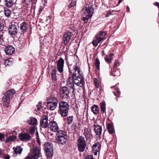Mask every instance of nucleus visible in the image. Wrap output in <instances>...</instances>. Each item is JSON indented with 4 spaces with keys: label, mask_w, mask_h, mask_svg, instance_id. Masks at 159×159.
<instances>
[{
    "label": "nucleus",
    "mask_w": 159,
    "mask_h": 159,
    "mask_svg": "<svg viewBox=\"0 0 159 159\" xmlns=\"http://www.w3.org/2000/svg\"><path fill=\"white\" fill-rule=\"evenodd\" d=\"M64 64V60L61 57L59 59L57 62V68L60 73H62L63 72Z\"/></svg>",
    "instance_id": "obj_14"
},
{
    "label": "nucleus",
    "mask_w": 159,
    "mask_h": 159,
    "mask_svg": "<svg viewBox=\"0 0 159 159\" xmlns=\"http://www.w3.org/2000/svg\"><path fill=\"white\" fill-rule=\"evenodd\" d=\"M19 26L15 24L10 25L7 27L8 33L9 35H15L18 33Z\"/></svg>",
    "instance_id": "obj_10"
},
{
    "label": "nucleus",
    "mask_w": 159,
    "mask_h": 159,
    "mask_svg": "<svg viewBox=\"0 0 159 159\" xmlns=\"http://www.w3.org/2000/svg\"><path fill=\"white\" fill-rule=\"evenodd\" d=\"M40 126L43 128L48 127L49 123H48V117L46 116H43L40 120Z\"/></svg>",
    "instance_id": "obj_12"
},
{
    "label": "nucleus",
    "mask_w": 159,
    "mask_h": 159,
    "mask_svg": "<svg viewBox=\"0 0 159 159\" xmlns=\"http://www.w3.org/2000/svg\"><path fill=\"white\" fill-rule=\"evenodd\" d=\"M13 59L12 58H9L5 60L4 64L5 66H10L12 64V61Z\"/></svg>",
    "instance_id": "obj_30"
},
{
    "label": "nucleus",
    "mask_w": 159,
    "mask_h": 159,
    "mask_svg": "<svg viewBox=\"0 0 159 159\" xmlns=\"http://www.w3.org/2000/svg\"><path fill=\"white\" fill-rule=\"evenodd\" d=\"M4 5L7 7H11L14 4L13 0H3Z\"/></svg>",
    "instance_id": "obj_23"
},
{
    "label": "nucleus",
    "mask_w": 159,
    "mask_h": 159,
    "mask_svg": "<svg viewBox=\"0 0 159 159\" xmlns=\"http://www.w3.org/2000/svg\"><path fill=\"white\" fill-rule=\"evenodd\" d=\"M4 12L5 16L7 17H9L11 14V11L7 8H4Z\"/></svg>",
    "instance_id": "obj_32"
},
{
    "label": "nucleus",
    "mask_w": 159,
    "mask_h": 159,
    "mask_svg": "<svg viewBox=\"0 0 159 159\" xmlns=\"http://www.w3.org/2000/svg\"><path fill=\"white\" fill-rule=\"evenodd\" d=\"M122 2V0H119L118 2V4Z\"/></svg>",
    "instance_id": "obj_57"
},
{
    "label": "nucleus",
    "mask_w": 159,
    "mask_h": 159,
    "mask_svg": "<svg viewBox=\"0 0 159 159\" xmlns=\"http://www.w3.org/2000/svg\"><path fill=\"white\" fill-rule=\"evenodd\" d=\"M19 136L20 140L25 142L29 141L31 138L30 134L27 133H21L19 134Z\"/></svg>",
    "instance_id": "obj_15"
},
{
    "label": "nucleus",
    "mask_w": 159,
    "mask_h": 159,
    "mask_svg": "<svg viewBox=\"0 0 159 159\" xmlns=\"http://www.w3.org/2000/svg\"><path fill=\"white\" fill-rule=\"evenodd\" d=\"M47 102H51V103H53L54 104L55 103V104H57L58 102V100L57 98L55 97H51L49 99V101Z\"/></svg>",
    "instance_id": "obj_31"
},
{
    "label": "nucleus",
    "mask_w": 159,
    "mask_h": 159,
    "mask_svg": "<svg viewBox=\"0 0 159 159\" xmlns=\"http://www.w3.org/2000/svg\"><path fill=\"white\" fill-rule=\"evenodd\" d=\"M22 150L23 149L20 146H17L14 150V152L15 154H20L21 153Z\"/></svg>",
    "instance_id": "obj_29"
},
{
    "label": "nucleus",
    "mask_w": 159,
    "mask_h": 159,
    "mask_svg": "<svg viewBox=\"0 0 159 159\" xmlns=\"http://www.w3.org/2000/svg\"><path fill=\"white\" fill-rule=\"evenodd\" d=\"M35 131V128L34 127H30L29 128V132L31 134L34 133Z\"/></svg>",
    "instance_id": "obj_36"
},
{
    "label": "nucleus",
    "mask_w": 159,
    "mask_h": 159,
    "mask_svg": "<svg viewBox=\"0 0 159 159\" xmlns=\"http://www.w3.org/2000/svg\"><path fill=\"white\" fill-rule=\"evenodd\" d=\"M43 9H40L39 10V12L40 13L42 11Z\"/></svg>",
    "instance_id": "obj_58"
},
{
    "label": "nucleus",
    "mask_w": 159,
    "mask_h": 159,
    "mask_svg": "<svg viewBox=\"0 0 159 159\" xmlns=\"http://www.w3.org/2000/svg\"><path fill=\"white\" fill-rule=\"evenodd\" d=\"M4 32H0V42H1L2 40H3V34L4 33Z\"/></svg>",
    "instance_id": "obj_43"
},
{
    "label": "nucleus",
    "mask_w": 159,
    "mask_h": 159,
    "mask_svg": "<svg viewBox=\"0 0 159 159\" xmlns=\"http://www.w3.org/2000/svg\"><path fill=\"white\" fill-rule=\"evenodd\" d=\"M60 114L62 116H67L69 108V104L66 102L61 101L59 103Z\"/></svg>",
    "instance_id": "obj_5"
},
{
    "label": "nucleus",
    "mask_w": 159,
    "mask_h": 159,
    "mask_svg": "<svg viewBox=\"0 0 159 159\" xmlns=\"http://www.w3.org/2000/svg\"><path fill=\"white\" fill-rule=\"evenodd\" d=\"M119 65V61L118 60H116L115 61L114 64V68H115V67H117Z\"/></svg>",
    "instance_id": "obj_41"
},
{
    "label": "nucleus",
    "mask_w": 159,
    "mask_h": 159,
    "mask_svg": "<svg viewBox=\"0 0 159 159\" xmlns=\"http://www.w3.org/2000/svg\"><path fill=\"white\" fill-rule=\"evenodd\" d=\"M4 29V25L3 24L0 22V32H3V31Z\"/></svg>",
    "instance_id": "obj_42"
},
{
    "label": "nucleus",
    "mask_w": 159,
    "mask_h": 159,
    "mask_svg": "<svg viewBox=\"0 0 159 159\" xmlns=\"http://www.w3.org/2000/svg\"><path fill=\"white\" fill-rule=\"evenodd\" d=\"M106 104L105 101H103L100 103L101 110L102 113L106 114Z\"/></svg>",
    "instance_id": "obj_27"
},
{
    "label": "nucleus",
    "mask_w": 159,
    "mask_h": 159,
    "mask_svg": "<svg viewBox=\"0 0 159 159\" xmlns=\"http://www.w3.org/2000/svg\"><path fill=\"white\" fill-rule=\"evenodd\" d=\"M73 116H70L67 117V122L68 124H71L73 120Z\"/></svg>",
    "instance_id": "obj_34"
},
{
    "label": "nucleus",
    "mask_w": 159,
    "mask_h": 159,
    "mask_svg": "<svg viewBox=\"0 0 159 159\" xmlns=\"http://www.w3.org/2000/svg\"><path fill=\"white\" fill-rule=\"evenodd\" d=\"M91 16L87 14H85V13H83L82 15V20L85 23H86L88 22L89 19Z\"/></svg>",
    "instance_id": "obj_28"
},
{
    "label": "nucleus",
    "mask_w": 159,
    "mask_h": 159,
    "mask_svg": "<svg viewBox=\"0 0 159 159\" xmlns=\"http://www.w3.org/2000/svg\"><path fill=\"white\" fill-rule=\"evenodd\" d=\"M126 9L128 11H129V8L128 6L126 7Z\"/></svg>",
    "instance_id": "obj_55"
},
{
    "label": "nucleus",
    "mask_w": 159,
    "mask_h": 159,
    "mask_svg": "<svg viewBox=\"0 0 159 159\" xmlns=\"http://www.w3.org/2000/svg\"><path fill=\"white\" fill-rule=\"evenodd\" d=\"M11 138L10 139H11V141H12L14 140H15L16 139V136L12 135V136H11Z\"/></svg>",
    "instance_id": "obj_47"
},
{
    "label": "nucleus",
    "mask_w": 159,
    "mask_h": 159,
    "mask_svg": "<svg viewBox=\"0 0 159 159\" xmlns=\"http://www.w3.org/2000/svg\"><path fill=\"white\" fill-rule=\"evenodd\" d=\"M113 87H111V88H112Z\"/></svg>",
    "instance_id": "obj_60"
},
{
    "label": "nucleus",
    "mask_w": 159,
    "mask_h": 159,
    "mask_svg": "<svg viewBox=\"0 0 159 159\" xmlns=\"http://www.w3.org/2000/svg\"><path fill=\"white\" fill-rule=\"evenodd\" d=\"M106 35L107 33L105 31H100L98 33L94 38L93 41V46H97L98 43L105 39Z\"/></svg>",
    "instance_id": "obj_6"
},
{
    "label": "nucleus",
    "mask_w": 159,
    "mask_h": 159,
    "mask_svg": "<svg viewBox=\"0 0 159 159\" xmlns=\"http://www.w3.org/2000/svg\"><path fill=\"white\" fill-rule=\"evenodd\" d=\"M120 75V74L119 73H117L116 74H115V75H115L116 76H119Z\"/></svg>",
    "instance_id": "obj_52"
},
{
    "label": "nucleus",
    "mask_w": 159,
    "mask_h": 159,
    "mask_svg": "<svg viewBox=\"0 0 159 159\" xmlns=\"http://www.w3.org/2000/svg\"><path fill=\"white\" fill-rule=\"evenodd\" d=\"M94 125L95 126V128L94 129V131L96 134L98 135H101L102 133V127L99 125Z\"/></svg>",
    "instance_id": "obj_22"
},
{
    "label": "nucleus",
    "mask_w": 159,
    "mask_h": 159,
    "mask_svg": "<svg viewBox=\"0 0 159 159\" xmlns=\"http://www.w3.org/2000/svg\"><path fill=\"white\" fill-rule=\"evenodd\" d=\"M73 35V33L68 31L65 32L62 39L63 43L65 46H67L71 39V37Z\"/></svg>",
    "instance_id": "obj_9"
},
{
    "label": "nucleus",
    "mask_w": 159,
    "mask_h": 159,
    "mask_svg": "<svg viewBox=\"0 0 159 159\" xmlns=\"http://www.w3.org/2000/svg\"><path fill=\"white\" fill-rule=\"evenodd\" d=\"M91 110L93 114L97 115L99 112V108L98 105L94 104L91 107Z\"/></svg>",
    "instance_id": "obj_24"
},
{
    "label": "nucleus",
    "mask_w": 159,
    "mask_h": 159,
    "mask_svg": "<svg viewBox=\"0 0 159 159\" xmlns=\"http://www.w3.org/2000/svg\"><path fill=\"white\" fill-rule=\"evenodd\" d=\"M76 2L75 1H72L68 6V7L70 8L74 7L75 6Z\"/></svg>",
    "instance_id": "obj_38"
},
{
    "label": "nucleus",
    "mask_w": 159,
    "mask_h": 159,
    "mask_svg": "<svg viewBox=\"0 0 159 159\" xmlns=\"http://www.w3.org/2000/svg\"><path fill=\"white\" fill-rule=\"evenodd\" d=\"M93 83L96 87L97 88H99L100 87L99 82L97 78H95L93 81Z\"/></svg>",
    "instance_id": "obj_35"
},
{
    "label": "nucleus",
    "mask_w": 159,
    "mask_h": 159,
    "mask_svg": "<svg viewBox=\"0 0 159 159\" xmlns=\"http://www.w3.org/2000/svg\"><path fill=\"white\" fill-rule=\"evenodd\" d=\"M40 150L37 146H33L31 148L30 152L28 154L26 159H37L40 157Z\"/></svg>",
    "instance_id": "obj_3"
},
{
    "label": "nucleus",
    "mask_w": 159,
    "mask_h": 159,
    "mask_svg": "<svg viewBox=\"0 0 159 159\" xmlns=\"http://www.w3.org/2000/svg\"><path fill=\"white\" fill-rule=\"evenodd\" d=\"M56 138L57 143L59 144H64L67 141L66 133L64 131H59L56 134Z\"/></svg>",
    "instance_id": "obj_4"
},
{
    "label": "nucleus",
    "mask_w": 159,
    "mask_h": 159,
    "mask_svg": "<svg viewBox=\"0 0 159 159\" xmlns=\"http://www.w3.org/2000/svg\"><path fill=\"white\" fill-rule=\"evenodd\" d=\"M57 70L55 69L52 70L51 73L52 80L53 81H56L59 76V75L56 73Z\"/></svg>",
    "instance_id": "obj_21"
},
{
    "label": "nucleus",
    "mask_w": 159,
    "mask_h": 159,
    "mask_svg": "<svg viewBox=\"0 0 159 159\" xmlns=\"http://www.w3.org/2000/svg\"><path fill=\"white\" fill-rule=\"evenodd\" d=\"M101 148V145L100 143L98 142L95 143L93 146V151L99 152Z\"/></svg>",
    "instance_id": "obj_20"
},
{
    "label": "nucleus",
    "mask_w": 159,
    "mask_h": 159,
    "mask_svg": "<svg viewBox=\"0 0 159 159\" xmlns=\"http://www.w3.org/2000/svg\"><path fill=\"white\" fill-rule=\"evenodd\" d=\"M4 51L6 54L11 55L15 52V48L11 45L7 46L4 49Z\"/></svg>",
    "instance_id": "obj_16"
},
{
    "label": "nucleus",
    "mask_w": 159,
    "mask_h": 159,
    "mask_svg": "<svg viewBox=\"0 0 159 159\" xmlns=\"http://www.w3.org/2000/svg\"><path fill=\"white\" fill-rule=\"evenodd\" d=\"M69 77L67 80L66 86L62 87L61 89L60 95L63 99L67 98L70 92L73 93L77 90L84 84V78L80 66L77 63L75 65L68 66Z\"/></svg>",
    "instance_id": "obj_1"
},
{
    "label": "nucleus",
    "mask_w": 159,
    "mask_h": 159,
    "mask_svg": "<svg viewBox=\"0 0 159 159\" xmlns=\"http://www.w3.org/2000/svg\"><path fill=\"white\" fill-rule=\"evenodd\" d=\"M85 159H94L93 156L92 155L87 156Z\"/></svg>",
    "instance_id": "obj_44"
},
{
    "label": "nucleus",
    "mask_w": 159,
    "mask_h": 159,
    "mask_svg": "<svg viewBox=\"0 0 159 159\" xmlns=\"http://www.w3.org/2000/svg\"><path fill=\"white\" fill-rule=\"evenodd\" d=\"M156 5L158 7H159V3L156 2Z\"/></svg>",
    "instance_id": "obj_54"
},
{
    "label": "nucleus",
    "mask_w": 159,
    "mask_h": 159,
    "mask_svg": "<svg viewBox=\"0 0 159 159\" xmlns=\"http://www.w3.org/2000/svg\"><path fill=\"white\" fill-rule=\"evenodd\" d=\"M117 92L118 94H120V92L119 89H117Z\"/></svg>",
    "instance_id": "obj_53"
},
{
    "label": "nucleus",
    "mask_w": 159,
    "mask_h": 159,
    "mask_svg": "<svg viewBox=\"0 0 159 159\" xmlns=\"http://www.w3.org/2000/svg\"><path fill=\"white\" fill-rule=\"evenodd\" d=\"M42 103L41 102H39L38 104L37 105V110H39L42 107Z\"/></svg>",
    "instance_id": "obj_40"
},
{
    "label": "nucleus",
    "mask_w": 159,
    "mask_h": 159,
    "mask_svg": "<svg viewBox=\"0 0 159 159\" xmlns=\"http://www.w3.org/2000/svg\"><path fill=\"white\" fill-rule=\"evenodd\" d=\"M37 142L39 145H41V143L39 139H37Z\"/></svg>",
    "instance_id": "obj_51"
},
{
    "label": "nucleus",
    "mask_w": 159,
    "mask_h": 159,
    "mask_svg": "<svg viewBox=\"0 0 159 159\" xmlns=\"http://www.w3.org/2000/svg\"><path fill=\"white\" fill-rule=\"evenodd\" d=\"M44 148L47 157H52L53 154V148L52 143L49 142L45 143Z\"/></svg>",
    "instance_id": "obj_7"
},
{
    "label": "nucleus",
    "mask_w": 159,
    "mask_h": 159,
    "mask_svg": "<svg viewBox=\"0 0 159 159\" xmlns=\"http://www.w3.org/2000/svg\"><path fill=\"white\" fill-rule=\"evenodd\" d=\"M15 93V91L13 89L8 90L5 93L2 98V103L4 107L7 108L9 107L10 101Z\"/></svg>",
    "instance_id": "obj_2"
},
{
    "label": "nucleus",
    "mask_w": 159,
    "mask_h": 159,
    "mask_svg": "<svg viewBox=\"0 0 159 159\" xmlns=\"http://www.w3.org/2000/svg\"><path fill=\"white\" fill-rule=\"evenodd\" d=\"M84 134L85 135V138L87 139H89L90 138V133L89 132L88 133H85L84 132Z\"/></svg>",
    "instance_id": "obj_37"
},
{
    "label": "nucleus",
    "mask_w": 159,
    "mask_h": 159,
    "mask_svg": "<svg viewBox=\"0 0 159 159\" xmlns=\"http://www.w3.org/2000/svg\"><path fill=\"white\" fill-rule=\"evenodd\" d=\"M37 119L33 117H30L27 120V122L30 125L34 126L36 125L37 124Z\"/></svg>",
    "instance_id": "obj_18"
},
{
    "label": "nucleus",
    "mask_w": 159,
    "mask_h": 159,
    "mask_svg": "<svg viewBox=\"0 0 159 159\" xmlns=\"http://www.w3.org/2000/svg\"><path fill=\"white\" fill-rule=\"evenodd\" d=\"M10 158V157L7 154L4 157L5 159H9Z\"/></svg>",
    "instance_id": "obj_50"
},
{
    "label": "nucleus",
    "mask_w": 159,
    "mask_h": 159,
    "mask_svg": "<svg viewBox=\"0 0 159 159\" xmlns=\"http://www.w3.org/2000/svg\"><path fill=\"white\" fill-rule=\"evenodd\" d=\"M114 54L111 53L110 54L107 55L105 57V59L106 61L108 63H111V60L113 59V57Z\"/></svg>",
    "instance_id": "obj_25"
},
{
    "label": "nucleus",
    "mask_w": 159,
    "mask_h": 159,
    "mask_svg": "<svg viewBox=\"0 0 159 159\" xmlns=\"http://www.w3.org/2000/svg\"><path fill=\"white\" fill-rule=\"evenodd\" d=\"M111 14H112V13H111V12H109L107 13H106L105 16L106 17H108Z\"/></svg>",
    "instance_id": "obj_48"
},
{
    "label": "nucleus",
    "mask_w": 159,
    "mask_h": 159,
    "mask_svg": "<svg viewBox=\"0 0 159 159\" xmlns=\"http://www.w3.org/2000/svg\"><path fill=\"white\" fill-rule=\"evenodd\" d=\"M48 128L51 131L53 132H58L59 131L58 124L54 121H52L49 122V126Z\"/></svg>",
    "instance_id": "obj_13"
},
{
    "label": "nucleus",
    "mask_w": 159,
    "mask_h": 159,
    "mask_svg": "<svg viewBox=\"0 0 159 159\" xmlns=\"http://www.w3.org/2000/svg\"><path fill=\"white\" fill-rule=\"evenodd\" d=\"M113 93L115 95V93L114 92H113Z\"/></svg>",
    "instance_id": "obj_59"
},
{
    "label": "nucleus",
    "mask_w": 159,
    "mask_h": 159,
    "mask_svg": "<svg viewBox=\"0 0 159 159\" xmlns=\"http://www.w3.org/2000/svg\"><path fill=\"white\" fill-rule=\"evenodd\" d=\"M107 128L110 134H112L114 133V129L112 124L110 123L108 124Z\"/></svg>",
    "instance_id": "obj_26"
},
{
    "label": "nucleus",
    "mask_w": 159,
    "mask_h": 159,
    "mask_svg": "<svg viewBox=\"0 0 159 159\" xmlns=\"http://www.w3.org/2000/svg\"><path fill=\"white\" fill-rule=\"evenodd\" d=\"M76 124L75 123H74L73 124V125L72 126V128L74 129H76Z\"/></svg>",
    "instance_id": "obj_49"
},
{
    "label": "nucleus",
    "mask_w": 159,
    "mask_h": 159,
    "mask_svg": "<svg viewBox=\"0 0 159 159\" xmlns=\"http://www.w3.org/2000/svg\"><path fill=\"white\" fill-rule=\"evenodd\" d=\"M77 141L78 150L80 152H83L86 145L84 137L82 136H80L78 139Z\"/></svg>",
    "instance_id": "obj_8"
},
{
    "label": "nucleus",
    "mask_w": 159,
    "mask_h": 159,
    "mask_svg": "<svg viewBox=\"0 0 159 159\" xmlns=\"http://www.w3.org/2000/svg\"><path fill=\"white\" fill-rule=\"evenodd\" d=\"M20 29L23 33L26 32L28 29V24L25 22H24L20 24Z\"/></svg>",
    "instance_id": "obj_17"
},
{
    "label": "nucleus",
    "mask_w": 159,
    "mask_h": 159,
    "mask_svg": "<svg viewBox=\"0 0 159 159\" xmlns=\"http://www.w3.org/2000/svg\"><path fill=\"white\" fill-rule=\"evenodd\" d=\"M83 13L92 16L93 13V8L91 5L86 4L85 5L83 8Z\"/></svg>",
    "instance_id": "obj_11"
},
{
    "label": "nucleus",
    "mask_w": 159,
    "mask_h": 159,
    "mask_svg": "<svg viewBox=\"0 0 159 159\" xmlns=\"http://www.w3.org/2000/svg\"><path fill=\"white\" fill-rule=\"evenodd\" d=\"M100 62L98 58L97 57L95 59V65L98 70H100Z\"/></svg>",
    "instance_id": "obj_33"
},
{
    "label": "nucleus",
    "mask_w": 159,
    "mask_h": 159,
    "mask_svg": "<svg viewBox=\"0 0 159 159\" xmlns=\"http://www.w3.org/2000/svg\"><path fill=\"white\" fill-rule=\"evenodd\" d=\"M11 136H9L8 137H7L6 139V143H9L10 141H11Z\"/></svg>",
    "instance_id": "obj_45"
},
{
    "label": "nucleus",
    "mask_w": 159,
    "mask_h": 159,
    "mask_svg": "<svg viewBox=\"0 0 159 159\" xmlns=\"http://www.w3.org/2000/svg\"><path fill=\"white\" fill-rule=\"evenodd\" d=\"M4 134L2 133H0V140H1L2 139H4Z\"/></svg>",
    "instance_id": "obj_46"
},
{
    "label": "nucleus",
    "mask_w": 159,
    "mask_h": 159,
    "mask_svg": "<svg viewBox=\"0 0 159 159\" xmlns=\"http://www.w3.org/2000/svg\"><path fill=\"white\" fill-rule=\"evenodd\" d=\"M57 105L51 103V102H47V107L48 110L53 111L56 108Z\"/></svg>",
    "instance_id": "obj_19"
},
{
    "label": "nucleus",
    "mask_w": 159,
    "mask_h": 159,
    "mask_svg": "<svg viewBox=\"0 0 159 159\" xmlns=\"http://www.w3.org/2000/svg\"><path fill=\"white\" fill-rule=\"evenodd\" d=\"M70 29L72 31H73V32H75V31H76L77 30V28H75L74 25H70Z\"/></svg>",
    "instance_id": "obj_39"
},
{
    "label": "nucleus",
    "mask_w": 159,
    "mask_h": 159,
    "mask_svg": "<svg viewBox=\"0 0 159 159\" xmlns=\"http://www.w3.org/2000/svg\"><path fill=\"white\" fill-rule=\"evenodd\" d=\"M94 154L95 155H97V152H96V151H94Z\"/></svg>",
    "instance_id": "obj_56"
}]
</instances>
